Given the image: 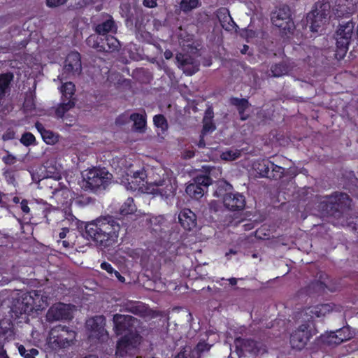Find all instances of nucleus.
<instances>
[{"label":"nucleus","mask_w":358,"mask_h":358,"mask_svg":"<svg viewBox=\"0 0 358 358\" xmlns=\"http://www.w3.org/2000/svg\"><path fill=\"white\" fill-rule=\"evenodd\" d=\"M44 178H52L54 180L59 182L62 179V173L55 166H47L45 167V174L41 180ZM39 180H41V179H39Z\"/></svg>","instance_id":"f704fd0d"},{"label":"nucleus","mask_w":358,"mask_h":358,"mask_svg":"<svg viewBox=\"0 0 358 358\" xmlns=\"http://www.w3.org/2000/svg\"><path fill=\"white\" fill-rule=\"evenodd\" d=\"M35 127L41 135L43 141L48 145H54L58 141V135L53 131L46 129L42 123L36 122Z\"/></svg>","instance_id":"cd10ccee"},{"label":"nucleus","mask_w":358,"mask_h":358,"mask_svg":"<svg viewBox=\"0 0 358 358\" xmlns=\"http://www.w3.org/2000/svg\"><path fill=\"white\" fill-rule=\"evenodd\" d=\"M307 311H308V313H310L315 315L316 317H320V315H319L318 311H317V307L308 308L307 309Z\"/></svg>","instance_id":"0e129e2a"},{"label":"nucleus","mask_w":358,"mask_h":358,"mask_svg":"<svg viewBox=\"0 0 358 358\" xmlns=\"http://www.w3.org/2000/svg\"><path fill=\"white\" fill-rule=\"evenodd\" d=\"M56 209L50 204L45 201H38L37 200L31 201V217H38L40 219H45L49 222L48 215Z\"/></svg>","instance_id":"412c9836"},{"label":"nucleus","mask_w":358,"mask_h":358,"mask_svg":"<svg viewBox=\"0 0 358 358\" xmlns=\"http://www.w3.org/2000/svg\"><path fill=\"white\" fill-rule=\"evenodd\" d=\"M141 336L137 331L124 334L117 342L115 354L125 356L129 350L135 349L141 343Z\"/></svg>","instance_id":"9d476101"},{"label":"nucleus","mask_w":358,"mask_h":358,"mask_svg":"<svg viewBox=\"0 0 358 358\" xmlns=\"http://www.w3.org/2000/svg\"><path fill=\"white\" fill-rule=\"evenodd\" d=\"M59 185L61 186L60 189H58L57 188H55L54 191L52 192L55 194H57L61 193L62 196L68 197L70 194V191L69 188L66 186V185L62 184V182H59Z\"/></svg>","instance_id":"8fccbe9b"},{"label":"nucleus","mask_w":358,"mask_h":358,"mask_svg":"<svg viewBox=\"0 0 358 358\" xmlns=\"http://www.w3.org/2000/svg\"><path fill=\"white\" fill-rule=\"evenodd\" d=\"M14 75L11 72H6L0 74V88L8 91L10 89L11 82L13 80Z\"/></svg>","instance_id":"e433bc0d"},{"label":"nucleus","mask_w":358,"mask_h":358,"mask_svg":"<svg viewBox=\"0 0 358 358\" xmlns=\"http://www.w3.org/2000/svg\"><path fill=\"white\" fill-rule=\"evenodd\" d=\"M0 358H9L6 350L3 347L0 348Z\"/></svg>","instance_id":"69168bd1"},{"label":"nucleus","mask_w":358,"mask_h":358,"mask_svg":"<svg viewBox=\"0 0 358 358\" xmlns=\"http://www.w3.org/2000/svg\"><path fill=\"white\" fill-rule=\"evenodd\" d=\"M222 201L224 207L231 211L242 210L246 204L245 196L239 192L225 193Z\"/></svg>","instance_id":"6ab92c4d"},{"label":"nucleus","mask_w":358,"mask_h":358,"mask_svg":"<svg viewBox=\"0 0 358 358\" xmlns=\"http://www.w3.org/2000/svg\"><path fill=\"white\" fill-rule=\"evenodd\" d=\"M43 301L41 290L22 292L17 301L20 308V313L27 314L37 311L41 308Z\"/></svg>","instance_id":"6e6552de"},{"label":"nucleus","mask_w":358,"mask_h":358,"mask_svg":"<svg viewBox=\"0 0 358 358\" xmlns=\"http://www.w3.org/2000/svg\"><path fill=\"white\" fill-rule=\"evenodd\" d=\"M312 287L314 289L320 293L324 292L326 289H328L327 284L322 281L320 279L313 282Z\"/></svg>","instance_id":"de8ad7c7"},{"label":"nucleus","mask_w":358,"mask_h":358,"mask_svg":"<svg viewBox=\"0 0 358 358\" xmlns=\"http://www.w3.org/2000/svg\"><path fill=\"white\" fill-rule=\"evenodd\" d=\"M315 334L313 316L301 324L290 335V344L292 348L298 350L303 349L313 336Z\"/></svg>","instance_id":"0eeeda50"},{"label":"nucleus","mask_w":358,"mask_h":358,"mask_svg":"<svg viewBox=\"0 0 358 358\" xmlns=\"http://www.w3.org/2000/svg\"><path fill=\"white\" fill-rule=\"evenodd\" d=\"M213 182V179L207 175H199L193 179V182L186 187V193L195 199L201 198L204 192L210 185Z\"/></svg>","instance_id":"f8f14e48"},{"label":"nucleus","mask_w":358,"mask_h":358,"mask_svg":"<svg viewBox=\"0 0 358 358\" xmlns=\"http://www.w3.org/2000/svg\"><path fill=\"white\" fill-rule=\"evenodd\" d=\"M87 44L99 52H113L120 48L119 41L113 36L91 35L86 40Z\"/></svg>","instance_id":"1a4fd4ad"},{"label":"nucleus","mask_w":358,"mask_h":358,"mask_svg":"<svg viewBox=\"0 0 358 358\" xmlns=\"http://www.w3.org/2000/svg\"><path fill=\"white\" fill-rule=\"evenodd\" d=\"M111 176L105 169H90L85 178L84 187L94 192L105 189L110 182Z\"/></svg>","instance_id":"423d86ee"},{"label":"nucleus","mask_w":358,"mask_h":358,"mask_svg":"<svg viewBox=\"0 0 358 358\" xmlns=\"http://www.w3.org/2000/svg\"><path fill=\"white\" fill-rule=\"evenodd\" d=\"M153 122L155 127L165 130L168 128V122L164 115H155L153 117Z\"/></svg>","instance_id":"a19ab883"},{"label":"nucleus","mask_w":358,"mask_h":358,"mask_svg":"<svg viewBox=\"0 0 358 358\" xmlns=\"http://www.w3.org/2000/svg\"><path fill=\"white\" fill-rule=\"evenodd\" d=\"M92 202V198L90 196L80 195L75 199V203L79 206H85Z\"/></svg>","instance_id":"49530a36"},{"label":"nucleus","mask_w":358,"mask_h":358,"mask_svg":"<svg viewBox=\"0 0 358 358\" xmlns=\"http://www.w3.org/2000/svg\"><path fill=\"white\" fill-rule=\"evenodd\" d=\"M60 92L62 93V100L65 101L73 100L76 102V98L74 97L76 87L72 82H67L62 84L60 87Z\"/></svg>","instance_id":"7c9ffc66"},{"label":"nucleus","mask_w":358,"mask_h":358,"mask_svg":"<svg viewBox=\"0 0 358 358\" xmlns=\"http://www.w3.org/2000/svg\"><path fill=\"white\" fill-rule=\"evenodd\" d=\"M69 228H67V227L62 228V231L59 234V237L60 240L64 239L66 236L67 233H69Z\"/></svg>","instance_id":"e2e57ef3"},{"label":"nucleus","mask_w":358,"mask_h":358,"mask_svg":"<svg viewBox=\"0 0 358 358\" xmlns=\"http://www.w3.org/2000/svg\"><path fill=\"white\" fill-rule=\"evenodd\" d=\"M176 59L178 67L187 76H192L199 70V62L189 55L178 53Z\"/></svg>","instance_id":"aec40b11"},{"label":"nucleus","mask_w":358,"mask_h":358,"mask_svg":"<svg viewBox=\"0 0 358 358\" xmlns=\"http://www.w3.org/2000/svg\"><path fill=\"white\" fill-rule=\"evenodd\" d=\"M243 36H245L246 38H253L256 36V33L255 31L252 29H246L243 31Z\"/></svg>","instance_id":"13d9d810"},{"label":"nucleus","mask_w":358,"mask_h":358,"mask_svg":"<svg viewBox=\"0 0 358 358\" xmlns=\"http://www.w3.org/2000/svg\"><path fill=\"white\" fill-rule=\"evenodd\" d=\"M271 20L282 36L293 34L295 29L291 10L287 6L275 8L271 14Z\"/></svg>","instance_id":"20e7f679"},{"label":"nucleus","mask_w":358,"mask_h":358,"mask_svg":"<svg viewBox=\"0 0 358 358\" xmlns=\"http://www.w3.org/2000/svg\"><path fill=\"white\" fill-rule=\"evenodd\" d=\"M206 135H203L202 133H200V135H199V142L197 143V146L199 148H204L206 147V141H205V136Z\"/></svg>","instance_id":"052dcab7"},{"label":"nucleus","mask_w":358,"mask_h":358,"mask_svg":"<svg viewBox=\"0 0 358 358\" xmlns=\"http://www.w3.org/2000/svg\"><path fill=\"white\" fill-rule=\"evenodd\" d=\"M20 143L27 147L35 145L36 138L31 132H25L21 136Z\"/></svg>","instance_id":"79ce46f5"},{"label":"nucleus","mask_w":358,"mask_h":358,"mask_svg":"<svg viewBox=\"0 0 358 358\" xmlns=\"http://www.w3.org/2000/svg\"><path fill=\"white\" fill-rule=\"evenodd\" d=\"M18 352L24 358H36V356L39 353L37 349L31 348L29 350H27L23 345H20L18 346Z\"/></svg>","instance_id":"4c0bfd02"},{"label":"nucleus","mask_w":358,"mask_h":358,"mask_svg":"<svg viewBox=\"0 0 358 358\" xmlns=\"http://www.w3.org/2000/svg\"><path fill=\"white\" fill-rule=\"evenodd\" d=\"M76 336V331L69 327L57 325L49 332L45 344L46 350L50 352L58 353L60 350L68 349L74 344Z\"/></svg>","instance_id":"7ed1b4c3"},{"label":"nucleus","mask_w":358,"mask_h":358,"mask_svg":"<svg viewBox=\"0 0 358 358\" xmlns=\"http://www.w3.org/2000/svg\"><path fill=\"white\" fill-rule=\"evenodd\" d=\"M19 207L24 216L28 215L29 218L31 217V201L22 199Z\"/></svg>","instance_id":"a18cd8bd"},{"label":"nucleus","mask_w":358,"mask_h":358,"mask_svg":"<svg viewBox=\"0 0 358 358\" xmlns=\"http://www.w3.org/2000/svg\"><path fill=\"white\" fill-rule=\"evenodd\" d=\"M237 349L241 352H247L254 355L263 354L267 352L266 346L260 341H257L252 338H237L235 340Z\"/></svg>","instance_id":"dca6fc26"},{"label":"nucleus","mask_w":358,"mask_h":358,"mask_svg":"<svg viewBox=\"0 0 358 358\" xmlns=\"http://www.w3.org/2000/svg\"><path fill=\"white\" fill-rule=\"evenodd\" d=\"M85 234L101 248L114 246L118 241L120 224L113 216H101L85 224Z\"/></svg>","instance_id":"f257e3e1"},{"label":"nucleus","mask_w":358,"mask_h":358,"mask_svg":"<svg viewBox=\"0 0 358 358\" xmlns=\"http://www.w3.org/2000/svg\"><path fill=\"white\" fill-rule=\"evenodd\" d=\"M352 338V335L348 328L343 327L336 332H331L327 336L325 341L329 345H339L343 341H348Z\"/></svg>","instance_id":"5701e85b"},{"label":"nucleus","mask_w":358,"mask_h":358,"mask_svg":"<svg viewBox=\"0 0 358 358\" xmlns=\"http://www.w3.org/2000/svg\"><path fill=\"white\" fill-rule=\"evenodd\" d=\"M203 127L201 133L203 135H207L209 133L213 132L216 129V126L213 121H202Z\"/></svg>","instance_id":"c03bdc74"},{"label":"nucleus","mask_w":358,"mask_h":358,"mask_svg":"<svg viewBox=\"0 0 358 358\" xmlns=\"http://www.w3.org/2000/svg\"><path fill=\"white\" fill-rule=\"evenodd\" d=\"M178 222L181 227L187 231H192L197 227V217L189 208H184L178 214Z\"/></svg>","instance_id":"4be33fe9"},{"label":"nucleus","mask_w":358,"mask_h":358,"mask_svg":"<svg viewBox=\"0 0 358 358\" xmlns=\"http://www.w3.org/2000/svg\"><path fill=\"white\" fill-rule=\"evenodd\" d=\"M157 0H143V5L145 7L152 8L157 6Z\"/></svg>","instance_id":"bf43d9fd"},{"label":"nucleus","mask_w":358,"mask_h":358,"mask_svg":"<svg viewBox=\"0 0 358 358\" xmlns=\"http://www.w3.org/2000/svg\"><path fill=\"white\" fill-rule=\"evenodd\" d=\"M200 6V0H181L180 3V9L185 13H187Z\"/></svg>","instance_id":"c9c22d12"},{"label":"nucleus","mask_w":358,"mask_h":358,"mask_svg":"<svg viewBox=\"0 0 358 358\" xmlns=\"http://www.w3.org/2000/svg\"><path fill=\"white\" fill-rule=\"evenodd\" d=\"M76 102L73 100L67 101L62 100L55 110V115L58 118H63L65 113L75 106Z\"/></svg>","instance_id":"473e14b6"},{"label":"nucleus","mask_w":358,"mask_h":358,"mask_svg":"<svg viewBox=\"0 0 358 358\" xmlns=\"http://www.w3.org/2000/svg\"><path fill=\"white\" fill-rule=\"evenodd\" d=\"M24 108L28 110H33L35 109V103L32 96L27 97L24 102Z\"/></svg>","instance_id":"603ef678"},{"label":"nucleus","mask_w":358,"mask_h":358,"mask_svg":"<svg viewBox=\"0 0 358 358\" xmlns=\"http://www.w3.org/2000/svg\"><path fill=\"white\" fill-rule=\"evenodd\" d=\"M64 68L68 72H80L82 66L80 53L75 51L68 54L65 60Z\"/></svg>","instance_id":"393cba45"},{"label":"nucleus","mask_w":358,"mask_h":358,"mask_svg":"<svg viewBox=\"0 0 358 358\" xmlns=\"http://www.w3.org/2000/svg\"><path fill=\"white\" fill-rule=\"evenodd\" d=\"M3 161L6 164H12L15 162V158L12 155H8L3 158Z\"/></svg>","instance_id":"680f3d73"},{"label":"nucleus","mask_w":358,"mask_h":358,"mask_svg":"<svg viewBox=\"0 0 358 358\" xmlns=\"http://www.w3.org/2000/svg\"><path fill=\"white\" fill-rule=\"evenodd\" d=\"M229 103L237 109L241 120L245 121L249 118L250 114L246 113V110L249 108L250 103L247 99L231 97Z\"/></svg>","instance_id":"b1692460"},{"label":"nucleus","mask_w":358,"mask_h":358,"mask_svg":"<svg viewBox=\"0 0 358 358\" xmlns=\"http://www.w3.org/2000/svg\"><path fill=\"white\" fill-rule=\"evenodd\" d=\"M126 311L139 317H145L147 315L148 309L140 301H129L124 305Z\"/></svg>","instance_id":"c85d7f7f"},{"label":"nucleus","mask_w":358,"mask_h":358,"mask_svg":"<svg viewBox=\"0 0 358 358\" xmlns=\"http://www.w3.org/2000/svg\"><path fill=\"white\" fill-rule=\"evenodd\" d=\"M174 358H194V350L190 348L183 347Z\"/></svg>","instance_id":"37998d69"},{"label":"nucleus","mask_w":358,"mask_h":358,"mask_svg":"<svg viewBox=\"0 0 358 358\" xmlns=\"http://www.w3.org/2000/svg\"><path fill=\"white\" fill-rule=\"evenodd\" d=\"M136 211V206L132 197H128L120 208V214L125 216L132 215Z\"/></svg>","instance_id":"72a5a7b5"},{"label":"nucleus","mask_w":358,"mask_h":358,"mask_svg":"<svg viewBox=\"0 0 358 358\" xmlns=\"http://www.w3.org/2000/svg\"><path fill=\"white\" fill-rule=\"evenodd\" d=\"M114 331L117 336L129 331H136L134 327L136 318L131 315L115 314L113 315Z\"/></svg>","instance_id":"f3484780"},{"label":"nucleus","mask_w":358,"mask_h":358,"mask_svg":"<svg viewBox=\"0 0 358 358\" xmlns=\"http://www.w3.org/2000/svg\"><path fill=\"white\" fill-rule=\"evenodd\" d=\"M67 0H46V5L50 8H55L64 4Z\"/></svg>","instance_id":"864d4df0"},{"label":"nucleus","mask_w":358,"mask_h":358,"mask_svg":"<svg viewBox=\"0 0 358 358\" xmlns=\"http://www.w3.org/2000/svg\"><path fill=\"white\" fill-rule=\"evenodd\" d=\"M214 112L212 108H208L204 113L202 121H213Z\"/></svg>","instance_id":"5fc2aeb1"},{"label":"nucleus","mask_w":358,"mask_h":358,"mask_svg":"<svg viewBox=\"0 0 358 358\" xmlns=\"http://www.w3.org/2000/svg\"><path fill=\"white\" fill-rule=\"evenodd\" d=\"M210 348V345H209L207 343L203 341L199 342L195 348V350L196 351L198 356L200 357L201 353L209 351Z\"/></svg>","instance_id":"09e8293b"},{"label":"nucleus","mask_w":358,"mask_h":358,"mask_svg":"<svg viewBox=\"0 0 358 358\" xmlns=\"http://www.w3.org/2000/svg\"><path fill=\"white\" fill-rule=\"evenodd\" d=\"M168 228L167 222L163 215L152 217L150 219V229L155 236L162 237V234Z\"/></svg>","instance_id":"a878e982"},{"label":"nucleus","mask_w":358,"mask_h":358,"mask_svg":"<svg viewBox=\"0 0 358 358\" xmlns=\"http://www.w3.org/2000/svg\"><path fill=\"white\" fill-rule=\"evenodd\" d=\"M146 174L143 171H136L128 179V186L131 190L143 191L145 184H149L145 180Z\"/></svg>","instance_id":"bb28decb"},{"label":"nucleus","mask_w":358,"mask_h":358,"mask_svg":"<svg viewBox=\"0 0 358 358\" xmlns=\"http://www.w3.org/2000/svg\"><path fill=\"white\" fill-rule=\"evenodd\" d=\"M271 163L272 162L268 159H262L261 162H258L255 167L257 173L262 177L270 178V170L271 167L273 166Z\"/></svg>","instance_id":"2f4dec72"},{"label":"nucleus","mask_w":358,"mask_h":358,"mask_svg":"<svg viewBox=\"0 0 358 358\" xmlns=\"http://www.w3.org/2000/svg\"><path fill=\"white\" fill-rule=\"evenodd\" d=\"M100 266L101 269L106 271L110 275L115 273V271H116V270L113 268L112 265L106 262H102Z\"/></svg>","instance_id":"4d7b16f0"},{"label":"nucleus","mask_w":358,"mask_h":358,"mask_svg":"<svg viewBox=\"0 0 358 358\" xmlns=\"http://www.w3.org/2000/svg\"><path fill=\"white\" fill-rule=\"evenodd\" d=\"M355 24L352 20L347 22H342L336 31L335 57L338 60L343 59L348 50V45L353 34Z\"/></svg>","instance_id":"39448f33"},{"label":"nucleus","mask_w":358,"mask_h":358,"mask_svg":"<svg viewBox=\"0 0 358 358\" xmlns=\"http://www.w3.org/2000/svg\"><path fill=\"white\" fill-rule=\"evenodd\" d=\"M273 165L270 170V178L274 180H278L281 178L284 174V168L275 164L273 162L271 163Z\"/></svg>","instance_id":"ea45409f"},{"label":"nucleus","mask_w":358,"mask_h":358,"mask_svg":"<svg viewBox=\"0 0 358 358\" xmlns=\"http://www.w3.org/2000/svg\"><path fill=\"white\" fill-rule=\"evenodd\" d=\"M114 274L115 276L119 280V281L122 282H124V278L117 271H115Z\"/></svg>","instance_id":"338daca9"},{"label":"nucleus","mask_w":358,"mask_h":358,"mask_svg":"<svg viewBox=\"0 0 358 358\" xmlns=\"http://www.w3.org/2000/svg\"><path fill=\"white\" fill-rule=\"evenodd\" d=\"M287 66L282 63L275 64L271 66V71L274 77H280L287 73Z\"/></svg>","instance_id":"58836bf2"},{"label":"nucleus","mask_w":358,"mask_h":358,"mask_svg":"<svg viewBox=\"0 0 358 358\" xmlns=\"http://www.w3.org/2000/svg\"><path fill=\"white\" fill-rule=\"evenodd\" d=\"M146 190L155 196L159 195L164 199H169L175 195L176 188L169 180H159L157 182L149 183Z\"/></svg>","instance_id":"ddd939ff"},{"label":"nucleus","mask_w":358,"mask_h":358,"mask_svg":"<svg viewBox=\"0 0 358 358\" xmlns=\"http://www.w3.org/2000/svg\"><path fill=\"white\" fill-rule=\"evenodd\" d=\"M93 29L96 34V36H103L108 34H116L117 26L111 15L101 13L94 22Z\"/></svg>","instance_id":"9b49d317"},{"label":"nucleus","mask_w":358,"mask_h":358,"mask_svg":"<svg viewBox=\"0 0 358 358\" xmlns=\"http://www.w3.org/2000/svg\"><path fill=\"white\" fill-rule=\"evenodd\" d=\"M221 157L224 160L231 161L238 158V155L232 150H228L223 152Z\"/></svg>","instance_id":"3c124183"},{"label":"nucleus","mask_w":358,"mask_h":358,"mask_svg":"<svg viewBox=\"0 0 358 358\" xmlns=\"http://www.w3.org/2000/svg\"><path fill=\"white\" fill-rule=\"evenodd\" d=\"M328 13L325 9L318 10L317 8L313 9L306 16V25L313 33H319L321 28L326 22Z\"/></svg>","instance_id":"a211bd4d"},{"label":"nucleus","mask_w":358,"mask_h":358,"mask_svg":"<svg viewBox=\"0 0 358 358\" xmlns=\"http://www.w3.org/2000/svg\"><path fill=\"white\" fill-rule=\"evenodd\" d=\"M106 319L103 315L94 316L86 322V327L90 331V336L99 341H104L107 337V331L104 327Z\"/></svg>","instance_id":"4468645a"},{"label":"nucleus","mask_w":358,"mask_h":358,"mask_svg":"<svg viewBox=\"0 0 358 358\" xmlns=\"http://www.w3.org/2000/svg\"><path fill=\"white\" fill-rule=\"evenodd\" d=\"M129 117L126 114L119 115L115 120V124L117 125H124L128 122Z\"/></svg>","instance_id":"6e6d98bb"},{"label":"nucleus","mask_w":358,"mask_h":358,"mask_svg":"<svg viewBox=\"0 0 358 358\" xmlns=\"http://www.w3.org/2000/svg\"><path fill=\"white\" fill-rule=\"evenodd\" d=\"M173 57V53L171 50H166L164 52V57L166 59H171V57Z\"/></svg>","instance_id":"774afa93"},{"label":"nucleus","mask_w":358,"mask_h":358,"mask_svg":"<svg viewBox=\"0 0 358 358\" xmlns=\"http://www.w3.org/2000/svg\"><path fill=\"white\" fill-rule=\"evenodd\" d=\"M129 120L134 122V129L136 131L143 133L146 127V114L134 113L129 116Z\"/></svg>","instance_id":"c756f323"},{"label":"nucleus","mask_w":358,"mask_h":358,"mask_svg":"<svg viewBox=\"0 0 358 358\" xmlns=\"http://www.w3.org/2000/svg\"><path fill=\"white\" fill-rule=\"evenodd\" d=\"M317 210L324 216L339 218L343 213L349 210L352 199L343 192H335L331 195L320 196Z\"/></svg>","instance_id":"f03ea898"},{"label":"nucleus","mask_w":358,"mask_h":358,"mask_svg":"<svg viewBox=\"0 0 358 358\" xmlns=\"http://www.w3.org/2000/svg\"><path fill=\"white\" fill-rule=\"evenodd\" d=\"M71 318L70 306L61 302L53 304L46 313V320L49 322L68 320Z\"/></svg>","instance_id":"2eb2a0df"}]
</instances>
